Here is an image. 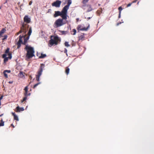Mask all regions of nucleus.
<instances>
[{
    "label": "nucleus",
    "mask_w": 154,
    "mask_h": 154,
    "mask_svg": "<svg viewBox=\"0 0 154 154\" xmlns=\"http://www.w3.org/2000/svg\"><path fill=\"white\" fill-rule=\"evenodd\" d=\"M29 25L23 23L21 27V30L17 33L16 34L17 35L21 33L22 32H24V34H26L28 29L29 28V31L27 34L28 36L27 37H26V35H20L19 36V41L17 43V48H19L20 47L21 44L26 45L27 42V41L29 39L30 36L32 32V29L31 27H29Z\"/></svg>",
    "instance_id": "nucleus-1"
},
{
    "label": "nucleus",
    "mask_w": 154,
    "mask_h": 154,
    "mask_svg": "<svg viewBox=\"0 0 154 154\" xmlns=\"http://www.w3.org/2000/svg\"><path fill=\"white\" fill-rule=\"evenodd\" d=\"M68 9L64 7L61 12L60 11H55L54 15V17H56L58 16H60L61 17L65 20L67 19V13Z\"/></svg>",
    "instance_id": "nucleus-2"
},
{
    "label": "nucleus",
    "mask_w": 154,
    "mask_h": 154,
    "mask_svg": "<svg viewBox=\"0 0 154 154\" xmlns=\"http://www.w3.org/2000/svg\"><path fill=\"white\" fill-rule=\"evenodd\" d=\"M24 49L27 51L26 56L27 58L29 59L35 56V51L33 48L26 45Z\"/></svg>",
    "instance_id": "nucleus-3"
},
{
    "label": "nucleus",
    "mask_w": 154,
    "mask_h": 154,
    "mask_svg": "<svg viewBox=\"0 0 154 154\" xmlns=\"http://www.w3.org/2000/svg\"><path fill=\"white\" fill-rule=\"evenodd\" d=\"M51 39L49 41L48 45L50 47H51L53 45H57L61 41L60 38L57 35L54 36H51Z\"/></svg>",
    "instance_id": "nucleus-4"
},
{
    "label": "nucleus",
    "mask_w": 154,
    "mask_h": 154,
    "mask_svg": "<svg viewBox=\"0 0 154 154\" xmlns=\"http://www.w3.org/2000/svg\"><path fill=\"white\" fill-rule=\"evenodd\" d=\"M63 20L64 19L62 18V19L59 18L56 20L53 25L54 27L55 28H57L65 24L66 23L63 22Z\"/></svg>",
    "instance_id": "nucleus-5"
},
{
    "label": "nucleus",
    "mask_w": 154,
    "mask_h": 154,
    "mask_svg": "<svg viewBox=\"0 0 154 154\" xmlns=\"http://www.w3.org/2000/svg\"><path fill=\"white\" fill-rule=\"evenodd\" d=\"M44 67V64H41L39 69L37 73V74L35 75L36 80L38 82L39 81V78L42 74Z\"/></svg>",
    "instance_id": "nucleus-6"
},
{
    "label": "nucleus",
    "mask_w": 154,
    "mask_h": 154,
    "mask_svg": "<svg viewBox=\"0 0 154 154\" xmlns=\"http://www.w3.org/2000/svg\"><path fill=\"white\" fill-rule=\"evenodd\" d=\"M90 27V25L89 24H88V26L86 27H83L81 25H79L78 26L77 29L79 30H81V31H87L88 29Z\"/></svg>",
    "instance_id": "nucleus-7"
},
{
    "label": "nucleus",
    "mask_w": 154,
    "mask_h": 154,
    "mask_svg": "<svg viewBox=\"0 0 154 154\" xmlns=\"http://www.w3.org/2000/svg\"><path fill=\"white\" fill-rule=\"evenodd\" d=\"M61 3V2L60 0H57L52 4L53 6H55L56 7H59Z\"/></svg>",
    "instance_id": "nucleus-8"
},
{
    "label": "nucleus",
    "mask_w": 154,
    "mask_h": 154,
    "mask_svg": "<svg viewBox=\"0 0 154 154\" xmlns=\"http://www.w3.org/2000/svg\"><path fill=\"white\" fill-rule=\"evenodd\" d=\"M30 18L27 15H25L24 17V21L25 22L29 23L30 22Z\"/></svg>",
    "instance_id": "nucleus-9"
},
{
    "label": "nucleus",
    "mask_w": 154,
    "mask_h": 154,
    "mask_svg": "<svg viewBox=\"0 0 154 154\" xmlns=\"http://www.w3.org/2000/svg\"><path fill=\"white\" fill-rule=\"evenodd\" d=\"M24 90L25 91V92L24 93V96H30V93H28V86H26L24 89Z\"/></svg>",
    "instance_id": "nucleus-10"
},
{
    "label": "nucleus",
    "mask_w": 154,
    "mask_h": 154,
    "mask_svg": "<svg viewBox=\"0 0 154 154\" xmlns=\"http://www.w3.org/2000/svg\"><path fill=\"white\" fill-rule=\"evenodd\" d=\"M9 50L10 49L9 48H7L6 50L5 54H6L7 55L8 54L9 56V58L11 59L12 58L11 54L9 52Z\"/></svg>",
    "instance_id": "nucleus-11"
},
{
    "label": "nucleus",
    "mask_w": 154,
    "mask_h": 154,
    "mask_svg": "<svg viewBox=\"0 0 154 154\" xmlns=\"http://www.w3.org/2000/svg\"><path fill=\"white\" fill-rule=\"evenodd\" d=\"M89 0H82V3L83 4L82 6V8L84 9H85V7L86 6V4L88 2Z\"/></svg>",
    "instance_id": "nucleus-12"
},
{
    "label": "nucleus",
    "mask_w": 154,
    "mask_h": 154,
    "mask_svg": "<svg viewBox=\"0 0 154 154\" xmlns=\"http://www.w3.org/2000/svg\"><path fill=\"white\" fill-rule=\"evenodd\" d=\"M66 1L67 2V5L65 6L64 7L68 9L69 5L71 4L72 3L71 0H66Z\"/></svg>",
    "instance_id": "nucleus-13"
},
{
    "label": "nucleus",
    "mask_w": 154,
    "mask_h": 154,
    "mask_svg": "<svg viewBox=\"0 0 154 154\" xmlns=\"http://www.w3.org/2000/svg\"><path fill=\"white\" fill-rule=\"evenodd\" d=\"M7 55L6 54H4L2 55V57L4 58V62H7L9 58V56L8 57H6Z\"/></svg>",
    "instance_id": "nucleus-14"
},
{
    "label": "nucleus",
    "mask_w": 154,
    "mask_h": 154,
    "mask_svg": "<svg viewBox=\"0 0 154 154\" xmlns=\"http://www.w3.org/2000/svg\"><path fill=\"white\" fill-rule=\"evenodd\" d=\"M24 110V108L23 107L20 108L19 106H17L16 108V112H20L21 111H23Z\"/></svg>",
    "instance_id": "nucleus-15"
},
{
    "label": "nucleus",
    "mask_w": 154,
    "mask_h": 154,
    "mask_svg": "<svg viewBox=\"0 0 154 154\" xmlns=\"http://www.w3.org/2000/svg\"><path fill=\"white\" fill-rule=\"evenodd\" d=\"M88 8L87 10V12H89L92 11L93 10L91 6L89 4L86 5V6Z\"/></svg>",
    "instance_id": "nucleus-16"
},
{
    "label": "nucleus",
    "mask_w": 154,
    "mask_h": 154,
    "mask_svg": "<svg viewBox=\"0 0 154 154\" xmlns=\"http://www.w3.org/2000/svg\"><path fill=\"white\" fill-rule=\"evenodd\" d=\"M12 115L14 117V120H16V121H19V119H18V117L15 114V113L12 112Z\"/></svg>",
    "instance_id": "nucleus-17"
},
{
    "label": "nucleus",
    "mask_w": 154,
    "mask_h": 154,
    "mask_svg": "<svg viewBox=\"0 0 154 154\" xmlns=\"http://www.w3.org/2000/svg\"><path fill=\"white\" fill-rule=\"evenodd\" d=\"M85 36L83 35H81L79 37V40L83 41L84 40Z\"/></svg>",
    "instance_id": "nucleus-18"
},
{
    "label": "nucleus",
    "mask_w": 154,
    "mask_h": 154,
    "mask_svg": "<svg viewBox=\"0 0 154 154\" xmlns=\"http://www.w3.org/2000/svg\"><path fill=\"white\" fill-rule=\"evenodd\" d=\"M59 32H60L59 34L60 35H65L66 34L67 32L64 31L59 30Z\"/></svg>",
    "instance_id": "nucleus-19"
},
{
    "label": "nucleus",
    "mask_w": 154,
    "mask_h": 154,
    "mask_svg": "<svg viewBox=\"0 0 154 154\" xmlns=\"http://www.w3.org/2000/svg\"><path fill=\"white\" fill-rule=\"evenodd\" d=\"M6 31V29L3 28L2 29V30L0 32V37L2 36V34L5 33Z\"/></svg>",
    "instance_id": "nucleus-20"
},
{
    "label": "nucleus",
    "mask_w": 154,
    "mask_h": 154,
    "mask_svg": "<svg viewBox=\"0 0 154 154\" xmlns=\"http://www.w3.org/2000/svg\"><path fill=\"white\" fill-rule=\"evenodd\" d=\"M47 56V55L45 54H41V55L39 57V58H44L45 57Z\"/></svg>",
    "instance_id": "nucleus-21"
},
{
    "label": "nucleus",
    "mask_w": 154,
    "mask_h": 154,
    "mask_svg": "<svg viewBox=\"0 0 154 154\" xmlns=\"http://www.w3.org/2000/svg\"><path fill=\"white\" fill-rule=\"evenodd\" d=\"M4 125V122L3 120V119H2L0 121V126H3Z\"/></svg>",
    "instance_id": "nucleus-22"
},
{
    "label": "nucleus",
    "mask_w": 154,
    "mask_h": 154,
    "mask_svg": "<svg viewBox=\"0 0 154 154\" xmlns=\"http://www.w3.org/2000/svg\"><path fill=\"white\" fill-rule=\"evenodd\" d=\"M71 32H73V33H71V34H72L73 35H75L76 34V30L75 29H73Z\"/></svg>",
    "instance_id": "nucleus-23"
},
{
    "label": "nucleus",
    "mask_w": 154,
    "mask_h": 154,
    "mask_svg": "<svg viewBox=\"0 0 154 154\" xmlns=\"http://www.w3.org/2000/svg\"><path fill=\"white\" fill-rule=\"evenodd\" d=\"M69 69L68 67L66 68L65 72L67 75H68L69 72Z\"/></svg>",
    "instance_id": "nucleus-24"
},
{
    "label": "nucleus",
    "mask_w": 154,
    "mask_h": 154,
    "mask_svg": "<svg viewBox=\"0 0 154 154\" xmlns=\"http://www.w3.org/2000/svg\"><path fill=\"white\" fill-rule=\"evenodd\" d=\"M27 96H25V97L23 98V100H21V103H23L27 99Z\"/></svg>",
    "instance_id": "nucleus-25"
},
{
    "label": "nucleus",
    "mask_w": 154,
    "mask_h": 154,
    "mask_svg": "<svg viewBox=\"0 0 154 154\" xmlns=\"http://www.w3.org/2000/svg\"><path fill=\"white\" fill-rule=\"evenodd\" d=\"M102 12V9H101L100 10H98L97 11V13L99 15H100L101 14Z\"/></svg>",
    "instance_id": "nucleus-26"
},
{
    "label": "nucleus",
    "mask_w": 154,
    "mask_h": 154,
    "mask_svg": "<svg viewBox=\"0 0 154 154\" xmlns=\"http://www.w3.org/2000/svg\"><path fill=\"white\" fill-rule=\"evenodd\" d=\"M19 75H20V76L21 77H23L24 76V75L23 73V72L22 71H21L20 72Z\"/></svg>",
    "instance_id": "nucleus-27"
},
{
    "label": "nucleus",
    "mask_w": 154,
    "mask_h": 154,
    "mask_svg": "<svg viewBox=\"0 0 154 154\" xmlns=\"http://www.w3.org/2000/svg\"><path fill=\"white\" fill-rule=\"evenodd\" d=\"M64 45L66 47H69L70 46V45L69 44V43L68 42H66L64 43Z\"/></svg>",
    "instance_id": "nucleus-28"
},
{
    "label": "nucleus",
    "mask_w": 154,
    "mask_h": 154,
    "mask_svg": "<svg viewBox=\"0 0 154 154\" xmlns=\"http://www.w3.org/2000/svg\"><path fill=\"white\" fill-rule=\"evenodd\" d=\"M6 72H5V71L3 72V74L4 75V76L6 78H8V76L7 74L6 73Z\"/></svg>",
    "instance_id": "nucleus-29"
},
{
    "label": "nucleus",
    "mask_w": 154,
    "mask_h": 154,
    "mask_svg": "<svg viewBox=\"0 0 154 154\" xmlns=\"http://www.w3.org/2000/svg\"><path fill=\"white\" fill-rule=\"evenodd\" d=\"M40 84V82H38L37 84H36L34 85L33 88H35L38 85H39Z\"/></svg>",
    "instance_id": "nucleus-30"
},
{
    "label": "nucleus",
    "mask_w": 154,
    "mask_h": 154,
    "mask_svg": "<svg viewBox=\"0 0 154 154\" xmlns=\"http://www.w3.org/2000/svg\"><path fill=\"white\" fill-rule=\"evenodd\" d=\"M118 9L119 11V13H121V11L122 10V7H119L118 8Z\"/></svg>",
    "instance_id": "nucleus-31"
},
{
    "label": "nucleus",
    "mask_w": 154,
    "mask_h": 154,
    "mask_svg": "<svg viewBox=\"0 0 154 154\" xmlns=\"http://www.w3.org/2000/svg\"><path fill=\"white\" fill-rule=\"evenodd\" d=\"M7 38V35H5L4 36V37L2 38V40H5Z\"/></svg>",
    "instance_id": "nucleus-32"
},
{
    "label": "nucleus",
    "mask_w": 154,
    "mask_h": 154,
    "mask_svg": "<svg viewBox=\"0 0 154 154\" xmlns=\"http://www.w3.org/2000/svg\"><path fill=\"white\" fill-rule=\"evenodd\" d=\"M4 71L6 72H7L8 73H10L11 72V71L10 70H5Z\"/></svg>",
    "instance_id": "nucleus-33"
},
{
    "label": "nucleus",
    "mask_w": 154,
    "mask_h": 154,
    "mask_svg": "<svg viewBox=\"0 0 154 154\" xmlns=\"http://www.w3.org/2000/svg\"><path fill=\"white\" fill-rule=\"evenodd\" d=\"M132 4V2L128 4L127 5V7H129L131 6Z\"/></svg>",
    "instance_id": "nucleus-34"
},
{
    "label": "nucleus",
    "mask_w": 154,
    "mask_h": 154,
    "mask_svg": "<svg viewBox=\"0 0 154 154\" xmlns=\"http://www.w3.org/2000/svg\"><path fill=\"white\" fill-rule=\"evenodd\" d=\"M64 52V53H67V50L66 49V48H65Z\"/></svg>",
    "instance_id": "nucleus-35"
},
{
    "label": "nucleus",
    "mask_w": 154,
    "mask_h": 154,
    "mask_svg": "<svg viewBox=\"0 0 154 154\" xmlns=\"http://www.w3.org/2000/svg\"><path fill=\"white\" fill-rule=\"evenodd\" d=\"M32 1H30L29 3V5H32Z\"/></svg>",
    "instance_id": "nucleus-36"
},
{
    "label": "nucleus",
    "mask_w": 154,
    "mask_h": 154,
    "mask_svg": "<svg viewBox=\"0 0 154 154\" xmlns=\"http://www.w3.org/2000/svg\"><path fill=\"white\" fill-rule=\"evenodd\" d=\"M137 0H134L132 2V3H136Z\"/></svg>",
    "instance_id": "nucleus-37"
},
{
    "label": "nucleus",
    "mask_w": 154,
    "mask_h": 154,
    "mask_svg": "<svg viewBox=\"0 0 154 154\" xmlns=\"http://www.w3.org/2000/svg\"><path fill=\"white\" fill-rule=\"evenodd\" d=\"M8 83L9 84H12L13 83V82L12 81H9L8 82Z\"/></svg>",
    "instance_id": "nucleus-38"
},
{
    "label": "nucleus",
    "mask_w": 154,
    "mask_h": 154,
    "mask_svg": "<svg viewBox=\"0 0 154 154\" xmlns=\"http://www.w3.org/2000/svg\"><path fill=\"white\" fill-rule=\"evenodd\" d=\"M2 98H3V96H1L0 97V101H1V100L2 99Z\"/></svg>",
    "instance_id": "nucleus-39"
},
{
    "label": "nucleus",
    "mask_w": 154,
    "mask_h": 154,
    "mask_svg": "<svg viewBox=\"0 0 154 154\" xmlns=\"http://www.w3.org/2000/svg\"><path fill=\"white\" fill-rule=\"evenodd\" d=\"M121 22H120V23H118L117 24V26H118L120 24H121Z\"/></svg>",
    "instance_id": "nucleus-40"
},
{
    "label": "nucleus",
    "mask_w": 154,
    "mask_h": 154,
    "mask_svg": "<svg viewBox=\"0 0 154 154\" xmlns=\"http://www.w3.org/2000/svg\"><path fill=\"white\" fill-rule=\"evenodd\" d=\"M92 17H88L87 18L88 20L89 19H90Z\"/></svg>",
    "instance_id": "nucleus-41"
},
{
    "label": "nucleus",
    "mask_w": 154,
    "mask_h": 154,
    "mask_svg": "<svg viewBox=\"0 0 154 154\" xmlns=\"http://www.w3.org/2000/svg\"><path fill=\"white\" fill-rule=\"evenodd\" d=\"M120 17H121V13H119V18H120Z\"/></svg>",
    "instance_id": "nucleus-42"
},
{
    "label": "nucleus",
    "mask_w": 154,
    "mask_h": 154,
    "mask_svg": "<svg viewBox=\"0 0 154 154\" xmlns=\"http://www.w3.org/2000/svg\"><path fill=\"white\" fill-rule=\"evenodd\" d=\"M29 78H30L31 79H32V77L31 75H29Z\"/></svg>",
    "instance_id": "nucleus-43"
},
{
    "label": "nucleus",
    "mask_w": 154,
    "mask_h": 154,
    "mask_svg": "<svg viewBox=\"0 0 154 154\" xmlns=\"http://www.w3.org/2000/svg\"><path fill=\"white\" fill-rule=\"evenodd\" d=\"M3 114H2L1 115H0V117H1V116H2L3 115Z\"/></svg>",
    "instance_id": "nucleus-44"
},
{
    "label": "nucleus",
    "mask_w": 154,
    "mask_h": 154,
    "mask_svg": "<svg viewBox=\"0 0 154 154\" xmlns=\"http://www.w3.org/2000/svg\"><path fill=\"white\" fill-rule=\"evenodd\" d=\"M11 125V126H13V127H14V126H13V124H12Z\"/></svg>",
    "instance_id": "nucleus-45"
},
{
    "label": "nucleus",
    "mask_w": 154,
    "mask_h": 154,
    "mask_svg": "<svg viewBox=\"0 0 154 154\" xmlns=\"http://www.w3.org/2000/svg\"><path fill=\"white\" fill-rule=\"evenodd\" d=\"M77 21H78V20H79V19H77Z\"/></svg>",
    "instance_id": "nucleus-46"
},
{
    "label": "nucleus",
    "mask_w": 154,
    "mask_h": 154,
    "mask_svg": "<svg viewBox=\"0 0 154 154\" xmlns=\"http://www.w3.org/2000/svg\"><path fill=\"white\" fill-rule=\"evenodd\" d=\"M37 56H38V53H37Z\"/></svg>",
    "instance_id": "nucleus-47"
},
{
    "label": "nucleus",
    "mask_w": 154,
    "mask_h": 154,
    "mask_svg": "<svg viewBox=\"0 0 154 154\" xmlns=\"http://www.w3.org/2000/svg\"><path fill=\"white\" fill-rule=\"evenodd\" d=\"M139 2H137V4H139Z\"/></svg>",
    "instance_id": "nucleus-48"
}]
</instances>
